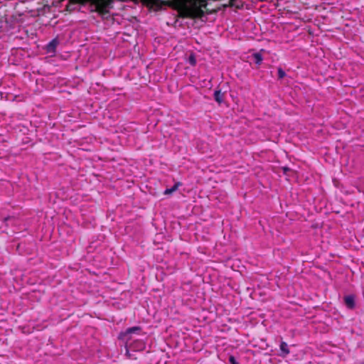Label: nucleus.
Listing matches in <instances>:
<instances>
[{"instance_id":"6","label":"nucleus","mask_w":364,"mask_h":364,"mask_svg":"<svg viewBox=\"0 0 364 364\" xmlns=\"http://www.w3.org/2000/svg\"><path fill=\"white\" fill-rule=\"evenodd\" d=\"M225 93L222 92L220 90H215L214 100L218 103L221 104L224 101Z\"/></svg>"},{"instance_id":"11","label":"nucleus","mask_w":364,"mask_h":364,"mask_svg":"<svg viewBox=\"0 0 364 364\" xmlns=\"http://www.w3.org/2000/svg\"><path fill=\"white\" fill-rule=\"evenodd\" d=\"M140 330H141L140 327H138V326L132 327V328H128L124 334L125 335L130 334V333H132L137 332V331H139Z\"/></svg>"},{"instance_id":"10","label":"nucleus","mask_w":364,"mask_h":364,"mask_svg":"<svg viewBox=\"0 0 364 364\" xmlns=\"http://www.w3.org/2000/svg\"><path fill=\"white\" fill-rule=\"evenodd\" d=\"M57 41L56 40H53L52 41H50L48 45V51H52V50H54L56 46H57Z\"/></svg>"},{"instance_id":"1","label":"nucleus","mask_w":364,"mask_h":364,"mask_svg":"<svg viewBox=\"0 0 364 364\" xmlns=\"http://www.w3.org/2000/svg\"><path fill=\"white\" fill-rule=\"evenodd\" d=\"M140 1L150 9L156 11L160 10L163 6L166 5L168 1L163 0H140ZM174 9L178 12V16L182 18H200L204 16V11L200 6L196 4L189 6L187 5L188 0H173Z\"/></svg>"},{"instance_id":"5","label":"nucleus","mask_w":364,"mask_h":364,"mask_svg":"<svg viewBox=\"0 0 364 364\" xmlns=\"http://www.w3.org/2000/svg\"><path fill=\"white\" fill-rule=\"evenodd\" d=\"M344 303L346 306L350 309H353L355 307V297L353 295H348L344 297Z\"/></svg>"},{"instance_id":"14","label":"nucleus","mask_w":364,"mask_h":364,"mask_svg":"<svg viewBox=\"0 0 364 364\" xmlns=\"http://www.w3.org/2000/svg\"><path fill=\"white\" fill-rule=\"evenodd\" d=\"M235 1V0H230V6H233V1Z\"/></svg>"},{"instance_id":"8","label":"nucleus","mask_w":364,"mask_h":364,"mask_svg":"<svg viewBox=\"0 0 364 364\" xmlns=\"http://www.w3.org/2000/svg\"><path fill=\"white\" fill-rule=\"evenodd\" d=\"M181 183L180 182L176 183L171 188H166L164 191V194L168 195V194L173 193L178 188V187L181 186Z\"/></svg>"},{"instance_id":"7","label":"nucleus","mask_w":364,"mask_h":364,"mask_svg":"<svg viewBox=\"0 0 364 364\" xmlns=\"http://www.w3.org/2000/svg\"><path fill=\"white\" fill-rule=\"evenodd\" d=\"M252 59L253 60L254 63L259 66L261 65L263 60V56L260 52L254 53L252 55Z\"/></svg>"},{"instance_id":"15","label":"nucleus","mask_w":364,"mask_h":364,"mask_svg":"<svg viewBox=\"0 0 364 364\" xmlns=\"http://www.w3.org/2000/svg\"><path fill=\"white\" fill-rule=\"evenodd\" d=\"M289 168H287V167H284V172H287V171H289Z\"/></svg>"},{"instance_id":"3","label":"nucleus","mask_w":364,"mask_h":364,"mask_svg":"<svg viewBox=\"0 0 364 364\" xmlns=\"http://www.w3.org/2000/svg\"><path fill=\"white\" fill-rule=\"evenodd\" d=\"M129 346L134 351H141L145 349L146 344L142 340H135L129 344Z\"/></svg>"},{"instance_id":"12","label":"nucleus","mask_w":364,"mask_h":364,"mask_svg":"<svg viewBox=\"0 0 364 364\" xmlns=\"http://www.w3.org/2000/svg\"><path fill=\"white\" fill-rule=\"evenodd\" d=\"M286 76V73L282 68H278V78L282 79Z\"/></svg>"},{"instance_id":"13","label":"nucleus","mask_w":364,"mask_h":364,"mask_svg":"<svg viewBox=\"0 0 364 364\" xmlns=\"http://www.w3.org/2000/svg\"><path fill=\"white\" fill-rule=\"evenodd\" d=\"M229 362L231 364H239V363L236 360L235 358L233 355H230L229 357Z\"/></svg>"},{"instance_id":"9","label":"nucleus","mask_w":364,"mask_h":364,"mask_svg":"<svg viewBox=\"0 0 364 364\" xmlns=\"http://www.w3.org/2000/svg\"><path fill=\"white\" fill-rule=\"evenodd\" d=\"M188 62L192 66H195L196 65V59L195 55L193 53H191L188 56Z\"/></svg>"},{"instance_id":"4","label":"nucleus","mask_w":364,"mask_h":364,"mask_svg":"<svg viewBox=\"0 0 364 364\" xmlns=\"http://www.w3.org/2000/svg\"><path fill=\"white\" fill-rule=\"evenodd\" d=\"M279 348L281 353L279 355L283 358L287 357L290 353L288 344L284 341L281 342Z\"/></svg>"},{"instance_id":"2","label":"nucleus","mask_w":364,"mask_h":364,"mask_svg":"<svg viewBox=\"0 0 364 364\" xmlns=\"http://www.w3.org/2000/svg\"><path fill=\"white\" fill-rule=\"evenodd\" d=\"M96 6V11L100 14L108 13L107 6L111 3V0H92Z\"/></svg>"}]
</instances>
